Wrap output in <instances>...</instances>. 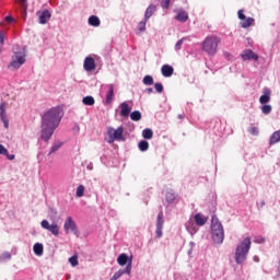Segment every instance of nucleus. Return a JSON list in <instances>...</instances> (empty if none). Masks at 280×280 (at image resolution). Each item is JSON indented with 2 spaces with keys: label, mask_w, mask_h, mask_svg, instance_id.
Segmentation results:
<instances>
[{
  "label": "nucleus",
  "mask_w": 280,
  "mask_h": 280,
  "mask_svg": "<svg viewBox=\"0 0 280 280\" xmlns=\"http://www.w3.org/2000/svg\"><path fill=\"white\" fill-rule=\"evenodd\" d=\"M60 108L52 107L42 118L40 140L49 141L58 126H60Z\"/></svg>",
  "instance_id": "1"
},
{
  "label": "nucleus",
  "mask_w": 280,
  "mask_h": 280,
  "mask_svg": "<svg viewBox=\"0 0 280 280\" xmlns=\"http://www.w3.org/2000/svg\"><path fill=\"white\" fill-rule=\"evenodd\" d=\"M211 235L214 244H222L224 242V226L215 214L211 218Z\"/></svg>",
  "instance_id": "2"
},
{
  "label": "nucleus",
  "mask_w": 280,
  "mask_h": 280,
  "mask_svg": "<svg viewBox=\"0 0 280 280\" xmlns=\"http://www.w3.org/2000/svg\"><path fill=\"white\" fill-rule=\"evenodd\" d=\"M250 236H247L243 240V242L237 245L234 259L236 264H244L248 257V252L250 250Z\"/></svg>",
  "instance_id": "3"
},
{
  "label": "nucleus",
  "mask_w": 280,
  "mask_h": 280,
  "mask_svg": "<svg viewBox=\"0 0 280 280\" xmlns=\"http://www.w3.org/2000/svg\"><path fill=\"white\" fill-rule=\"evenodd\" d=\"M221 40L222 39L215 35L207 36L202 43V50L209 54V56H215Z\"/></svg>",
  "instance_id": "4"
},
{
  "label": "nucleus",
  "mask_w": 280,
  "mask_h": 280,
  "mask_svg": "<svg viewBox=\"0 0 280 280\" xmlns=\"http://www.w3.org/2000/svg\"><path fill=\"white\" fill-rule=\"evenodd\" d=\"M107 136H108L107 143H115V141H125L124 127H118L117 129L113 127H108Z\"/></svg>",
  "instance_id": "5"
},
{
  "label": "nucleus",
  "mask_w": 280,
  "mask_h": 280,
  "mask_svg": "<svg viewBox=\"0 0 280 280\" xmlns=\"http://www.w3.org/2000/svg\"><path fill=\"white\" fill-rule=\"evenodd\" d=\"M40 226L42 229H45V231H49V233L55 235V237H58L60 235V226L58 225V223L50 224L49 221L43 220L40 222Z\"/></svg>",
  "instance_id": "6"
},
{
  "label": "nucleus",
  "mask_w": 280,
  "mask_h": 280,
  "mask_svg": "<svg viewBox=\"0 0 280 280\" xmlns=\"http://www.w3.org/2000/svg\"><path fill=\"white\" fill-rule=\"evenodd\" d=\"M22 65H25V56L23 52H15L9 65V69H20Z\"/></svg>",
  "instance_id": "7"
},
{
  "label": "nucleus",
  "mask_w": 280,
  "mask_h": 280,
  "mask_svg": "<svg viewBox=\"0 0 280 280\" xmlns=\"http://www.w3.org/2000/svg\"><path fill=\"white\" fill-rule=\"evenodd\" d=\"M238 14V19L241 22V27H243L244 30H246L247 27H250V25H253V23H255V19L253 18H246V15L244 14V10H238L237 12Z\"/></svg>",
  "instance_id": "8"
},
{
  "label": "nucleus",
  "mask_w": 280,
  "mask_h": 280,
  "mask_svg": "<svg viewBox=\"0 0 280 280\" xmlns=\"http://www.w3.org/2000/svg\"><path fill=\"white\" fill-rule=\"evenodd\" d=\"M63 229L66 233H74V235H78V225H75V221H73V218L71 217L67 218Z\"/></svg>",
  "instance_id": "9"
},
{
  "label": "nucleus",
  "mask_w": 280,
  "mask_h": 280,
  "mask_svg": "<svg viewBox=\"0 0 280 280\" xmlns=\"http://www.w3.org/2000/svg\"><path fill=\"white\" fill-rule=\"evenodd\" d=\"M164 220H163V211H160L156 218V230H155V234L156 237L161 238L163 237V224H164Z\"/></svg>",
  "instance_id": "10"
},
{
  "label": "nucleus",
  "mask_w": 280,
  "mask_h": 280,
  "mask_svg": "<svg viewBox=\"0 0 280 280\" xmlns=\"http://www.w3.org/2000/svg\"><path fill=\"white\" fill-rule=\"evenodd\" d=\"M8 103L3 102L0 104V118L4 125V128H10V121L8 120V114H5V108Z\"/></svg>",
  "instance_id": "11"
},
{
  "label": "nucleus",
  "mask_w": 280,
  "mask_h": 280,
  "mask_svg": "<svg viewBox=\"0 0 280 280\" xmlns=\"http://www.w3.org/2000/svg\"><path fill=\"white\" fill-rule=\"evenodd\" d=\"M241 56H242L243 60H255V62H257V60H259V55L255 54L250 49L245 50Z\"/></svg>",
  "instance_id": "12"
},
{
  "label": "nucleus",
  "mask_w": 280,
  "mask_h": 280,
  "mask_svg": "<svg viewBox=\"0 0 280 280\" xmlns=\"http://www.w3.org/2000/svg\"><path fill=\"white\" fill-rule=\"evenodd\" d=\"M83 68L86 71H95V59H93L92 57H86L84 59Z\"/></svg>",
  "instance_id": "13"
},
{
  "label": "nucleus",
  "mask_w": 280,
  "mask_h": 280,
  "mask_svg": "<svg viewBox=\"0 0 280 280\" xmlns=\"http://www.w3.org/2000/svg\"><path fill=\"white\" fill-rule=\"evenodd\" d=\"M161 71L164 78H172V75H174V68L170 65L162 66Z\"/></svg>",
  "instance_id": "14"
},
{
  "label": "nucleus",
  "mask_w": 280,
  "mask_h": 280,
  "mask_svg": "<svg viewBox=\"0 0 280 280\" xmlns=\"http://www.w3.org/2000/svg\"><path fill=\"white\" fill-rule=\"evenodd\" d=\"M175 19L179 23H187V21H189V13H187L186 11H183V10L178 11Z\"/></svg>",
  "instance_id": "15"
},
{
  "label": "nucleus",
  "mask_w": 280,
  "mask_h": 280,
  "mask_svg": "<svg viewBox=\"0 0 280 280\" xmlns=\"http://www.w3.org/2000/svg\"><path fill=\"white\" fill-rule=\"evenodd\" d=\"M49 19H51V12H49V10H44L42 13H39L40 25H45Z\"/></svg>",
  "instance_id": "16"
},
{
  "label": "nucleus",
  "mask_w": 280,
  "mask_h": 280,
  "mask_svg": "<svg viewBox=\"0 0 280 280\" xmlns=\"http://www.w3.org/2000/svg\"><path fill=\"white\" fill-rule=\"evenodd\" d=\"M209 221V218L201 215L200 213H197L195 215V222L197 226H205L207 222Z\"/></svg>",
  "instance_id": "17"
},
{
  "label": "nucleus",
  "mask_w": 280,
  "mask_h": 280,
  "mask_svg": "<svg viewBox=\"0 0 280 280\" xmlns=\"http://www.w3.org/2000/svg\"><path fill=\"white\" fill-rule=\"evenodd\" d=\"M130 106L128 103L124 102L120 104V115L121 117H130Z\"/></svg>",
  "instance_id": "18"
},
{
  "label": "nucleus",
  "mask_w": 280,
  "mask_h": 280,
  "mask_svg": "<svg viewBox=\"0 0 280 280\" xmlns=\"http://www.w3.org/2000/svg\"><path fill=\"white\" fill-rule=\"evenodd\" d=\"M130 259H132V258H128V255L120 254L117 258V264H118V266H126V264L128 266V264H130Z\"/></svg>",
  "instance_id": "19"
},
{
  "label": "nucleus",
  "mask_w": 280,
  "mask_h": 280,
  "mask_svg": "<svg viewBox=\"0 0 280 280\" xmlns=\"http://www.w3.org/2000/svg\"><path fill=\"white\" fill-rule=\"evenodd\" d=\"M108 92L106 94V104H112L113 97L115 96V86L113 84L108 85Z\"/></svg>",
  "instance_id": "20"
},
{
  "label": "nucleus",
  "mask_w": 280,
  "mask_h": 280,
  "mask_svg": "<svg viewBox=\"0 0 280 280\" xmlns=\"http://www.w3.org/2000/svg\"><path fill=\"white\" fill-rule=\"evenodd\" d=\"M154 12H156V5L154 4L149 5L144 13V21H149L152 14H154Z\"/></svg>",
  "instance_id": "21"
},
{
  "label": "nucleus",
  "mask_w": 280,
  "mask_h": 280,
  "mask_svg": "<svg viewBox=\"0 0 280 280\" xmlns=\"http://www.w3.org/2000/svg\"><path fill=\"white\" fill-rule=\"evenodd\" d=\"M33 250L37 255V257H40V256H43V253H44L45 248L43 247V244L36 243L33 246Z\"/></svg>",
  "instance_id": "22"
},
{
  "label": "nucleus",
  "mask_w": 280,
  "mask_h": 280,
  "mask_svg": "<svg viewBox=\"0 0 280 280\" xmlns=\"http://www.w3.org/2000/svg\"><path fill=\"white\" fill-rule=\"evenodd\" d=\"M280 142V130L275 131L272 133V136L270 137V145H275V143H279Z\"/></svg>",
  "instance_id": "23"
},
{
  "label": "nucleus",
  "mask_w": 280,
  "mask_h": 280,
  "mask_svg": "<svg viewBox=\"0 0 280 280\" xmlns=\"http://www.w3.org/2000/svg\"><path fill=\"white\" fill-rule=\"evenodd\" d=\"M100 18L96 15H92L89 18V25H92V27H100Z\"/></svg>",
  "instance_id": "24"
},
{
  "label": "nucleus",
  "mask_w": 280,
  "mask_h": 280,
  "mask_svg": "<svg viewBox=\"0 0 280 280\" xmlns=\"http://www.w3.org/2000/svg\"><path fill=\"white\" fill-rule=\"evenodd\" d=\"M138 148L141 152H148V150L150 148V143L145 140H142L139 142Z\"/></svg>",
  "instance_id": "25"
},
{
  "label": "nucleus",
  "mask_w": 280,
  "mask_h": 280,
  "mask_svg": "<svg viewBox=\"0 0 280 280\" xmlns=\"http://www.w3.org/2000/svg\"><path fill=\"white\" fill-rule=\"evenodd\" d=\"M84 106H93L95 104V98L93 96H85L82 100Z\"/></svg>",
  "instance_id": "26"
},
{
  "label": "nucleus",
  "mask_w": 280,
  "mask_h": 280,
  "mask_svg": "<svg viewBox=\"0 0 280 280\" xmlns=\"http://www.w3.org/2000/svg\"><path fill=\"white\" fill-rule=\"evenodd\" d=\"M143 139H152L154 137V131L152 129L147 128L142 131Z\"/></svg>",
  "instance_id": "27"
},
{
  "label": "nucleus",
  "mask_w": 280,
  "mask_h": 280,
  "mask_svg": "<svg viewBox=\"0 0 280 280\" xmlns=\"http://www.w3.org/2000/svg\"><path fill=\"white\" fill-rule=\"evenodd\" d=\"M131 121H141V112L135 110L130 114Z\"/></svg>",
  "instance_id": "28"
},
{
  "label": "nucleus",
  "mask_w": 280,
  "mask_h": 280,
  "mask_svg": "<svg viewBox=\"0 0 280 280\" xmlns=\"http://www.w3.org/2000/svg\"><path fill=\"white\" fill-rule=\"evenodd\" d=\"M142 82L145 86H152V84H154V78H152V75H145Z\"/></svg>",
  "instance_id": "29"
},
{
  "label": "nucleus",
  "mask_w": 280,
  "mask_h": 280,
  "mask_svg": "<svg viewBox=\"0 0 280 280\" xmlns=\"http://www.w3.org/2000/svg\"><path fill=\"white\" fill-rule=\"evenodd\" d=\"M60 148H62V143L56 142V143L50 148V151H49V153H48V156H51V154H54L55 152H58V150H60Z\"/></svg>",
  "instance_id": "30"
},
{
  "label": "nucleus",
  "mask_w": 280,
  "mask_h": 280,
  "mask_svg": "<svg viewBox=\"0 0 280 280\" xmlns=\"http://www.w3.org/2000/svg\"><path fill=\"white\" fill-rule=\"evenodd\" d=\"M259 102L260 104H268V102H270V92L267 91L266 94L261 95Z\"/></svg>",
  "instance_id": "31"
},
{
  "label": "nucleus",
  "mask_w": 280,
  "mask_h": 280,
  "mask_svg": "<svg viewBox=\"0 0 280 280\" xmlns=\"http://www.w3.org/2000/svg\"><path fill=\"white\" fill-rule=\"evenodd\" d=\"M176 200V195L172 191L166 192V201L172 205Z\"/></svg>",
  "instance_id": "32"
},
{
  "label": "nucleus",
  "mask_w": 280,
  "mask_h": 280,
  "mask_svg": "<svg viewBox=\"0 0 280 280\" xmlns=\"http://www.w3.org/2000/svg\"><path fill=\"white\" fill-rule=\"evenodd\" d=\"M77 198L84 196V185H79L75 192Z\"/></svg>",
  "instance_id": "33"
},
{
  "label": "nucleus",
  "mask_w": 280,
  "mask_h": 280,
  "mask_svg": "<svg viewBox=\"0 0 280 280\" xmlns=\"http://www.w3.org/2000/svg\"><path fill=\"white\" fill-rule=\"evenodd\" d=\"M69 264H71V266L73 268H75V266H78L80 262L78 261V255H73L72 257L69 258Z\"/></svg>",
  "instance_id": "34"
},
{
  "label": "nucleus",
  "mask_w": 280,
  "mask_h": 280,
  "mask_svg": "<svg viewBox=\"0 0 280 280\" xmlns=\"http://www.w3.org/2000/svg\"><path fill=\"white\" fill-rule=\"evenodd\" d=\"M261 110H262L264 115H270V113H272V106H270V105H264V106L261 107Z\"/></svg>",
  "instance_id": "35"
},
{
  "label": "nucleus",
  "mask_w": 280,
  "mask_h": 280,
  "mask_svg": "<svg viewBox=\"0 0 280 280\" xmlns=\"http://www.w3.org/2000/svg\"><path fill=\"white\" fill-rule=\"evenodd\" d=\"M148 23V21H142V22H139L138 24V30L139 32H145V24Z\"/></svg>",
  "instance_id": "36"
},
{
  "label": "nucleus",
  "mask_w": 280,
  "mask_h": 280,
  "mask_svg": "<svg viewBox=\"0 0 280 280\" xmlns=\"http://www.w3.org/2000/svg\"><path fill=\"white\" fill-rule=\"evenodd\" d=\"M154 89H155L156 93H163V91H164L162 83H155Z\"/></svg>",
  "instance_id": "37"
},
{
  "label": "nucleus",
  "mask_w": 280,
  "mask_h": 280,
  "mask_svg": "<svg viewBox=\"0 0 280 280\" xmlns=\"http://www.w3.org/2000/svg\"><path fill=\"white\" fill-rule=\"evenodd\" d=\"M4 40H5V34H3V32L0 31V51L1 49H3Z\"/></svg>",
  "instance_id": "38"
},
{
  "label": "nucleus",
  "mask_w": 280,
  "mask_h": 280,
  "mask_svg": "<svg viewBox=\"0 0 280 280\" xmlns=\"http://www.w3.org/2000/svg\"><path fill=\"white\" fill-rule=\"evenodd\" d=\"M172 0H163L161 2V7L164 9V10H167V8H170V3H171Z\"/></svg>",
  "instance_id": "39"
},
{
  "label": "nucleus",
  "mask_w": 280,
  "mask_h": 280,
  "mask_svg": "<svg viewBox=\"0 0 280 280\" xmlns=\"http://www.w3.org/2000/svg\"><path fill=\"white\" fill-rule=\"evenodd\" d=\"M184 38L179 39L176 44H175V49L176 51L180 50V47H183V43H184Z\"/></svg>",
  "instance_id": "40"
},
{
  "label": "nucleus",
  "mask_w": 280,
  "mask_h": 280,
  "mask_svg": "<svg viewBox=\"0 0 280 280\" xmlns=\"http://www.w3.org/2000/svg\"><path fill=\"white\" fill-rule=\"evenodd\" d=\"M249 132H250V135L257 136V135H259V128H257V127H252V128L249 129Z\"/></svg>",
  "instance_id": "41"
},
{
  "label": "nucleus",
  "mask_w": 280,
  "mask_h": 280,
  "mask_svg": "<svg viewBox=\"0 0 280 280\" xmlns=\"http://www.w3.org/2000/svg\"><path fill=\"white\" fill-rule=\"evenodd\" d=\"M0 154H3L5 156V154H8V149H5V147H3V144H0Z\"/></svg>",
  "instance_id": "42"
},
{
  "label": "nucleus",
  "mask_w": 280,
  "mask_h": 280,
  "mask_svg": "<svg viewBox=\"0 0 280 280\" xmlns=\"http://www.w3.org/2000/svg\"><path fill=\"white\" fill-rule=\"evenodd\" d=\"M20 5H22L24 10H27V0H20Z\"/></svg>",
  "instance_id": "43"
},
{
  "label": "nucleus",
  "mask_w": 280,
  "mask_h": 280,
  "mask_svg": "<svg viewBox=\"0 0 280 280\" xmlns=\"http://www.w3.org/2000/svg\"><path fill=\"white\" fill-rule=\"evenodd\" d=\"M4 156H7V159H8L9 161H14V159H15V155L8 153V151H7V154H4Z\"/></svg>",
  "instance_id": "44"
},
{
  "label": "nucleus",
  "mask_w": 280,
  "mask_h": 280,
  "mask_svg": "<svg viewBox=\"0 0 280 280\" xmlns=\"http://www.w3.org/2000/svg\"><path fill=\"white\" fill-rule=\"evenodd\" d=\"M5 21H7V23H12V22L14 21V18H12V16H7V18H5Z\"/></svg>",
  "instance_id": "45"
},
{
  "label": "nucleus",
  "mask_w": 280,
  "mask_h": 280,
  "mask_svg": "<svg viewBox=\"0 0 280 280\" xmlns=\"http://www.w3.org/2000/svg\"><path fill=\"white\" fill-rule=\"evenodd\" d=\"M145 92L150 95V94L154 93V90L152 88H148L145 90Z\"/></svg>",
  "instance_id": "46"
},
{
  "label": "nucleus",
  "mask_w": 280,
  "mask_h": 280,
  "mask_svg": "<svg viewBox=\"0 0 280 280\" xmlns=\"http://www.w3.org/2000/svg\"><path fill=\"white\" fill-rule=\"evenodd\" d=\"M177 117L178 119H185V114H179Z\"/></svg>",
  "instance_id": "47"
},
{
  "label": "nucleus",
  "mask_w": 280,
  "mask_h": 280,
  "mask_svg": "<svg viewBox=\"0 0 280 280\" xmlns=\"http://www.w3.org/2000/svg\"><path fill=\"white\" fill-rule=\"evenodd\" d=\"M258 244H264V242H266V240L260 238V241H256Z\"/></svg>",
  "instance_id": "48"
},
{
  "label": "nucleus",
  "mask_w": 280,
  "mask_h": 280,
  "mask_svg": "<svg viewBox=\"0 0 280 280\" xmlns=\"http://www.w3.org/2000/svg\"><path fill=\"white\" fill-rule=\"evenodd\" d=\"M266 205V201H261L260 206L264 207Z\"/></svg>",
  "instance_id": "49"
}]
</instances>
